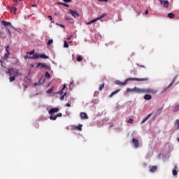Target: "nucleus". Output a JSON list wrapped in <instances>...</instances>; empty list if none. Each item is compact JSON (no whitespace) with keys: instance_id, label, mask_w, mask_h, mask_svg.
Returning <instances> with one entry per match:
<instances>
[{"instance_id":"nucleus-26","label":"nucleus","mask_w":179,"mask_h":179,"mask_svg":"<svg viewBox=\"0 0 179 179\" xmlns=\"http://www.w3.org/2000/svg\"><path fill=\"white\" fill-rule=\"evenodd\" d=\"M82 127H83V124H79L78 126L76 127V129H78V131H82Z\"/></svg>"},{"instance_id":"nucleus-15","label":"nucleus","mask_w":179,"mask_h":179,"mask_svg":"<svg viewBox=\"0 0 179 179\" xmlns=\"http://www.w3.org/2000/svg\"><path fill=\"white\" fill-rule=\"evenodd\" d=\"M16 76H17V75H14V76H10V78H9V80H10V83H12V82H15V80H16Z\"/></svg>"},{"instance_id":"nucleus-27","label":"nucleus","mask_w":179,"mask_h":179,"mask_svg":"<svg viewBox=\"0 0 179 179\" xmlns=\"http://www.w3.org/2000/svg\"><path fill=\"white\" fill-rule=\"evenodd\" d=\"M45 78H48V79H50V78H51V75L50 74V73H48V71L45 72Z\"/></svg>"},{"instance_id":"nucleus-31","label":"nucleus","mask_w":179,"mask_h":179,"mask_svg":"<svg viewBox=\"0 0 179 179\" xmlns=\"http://www.w3.org/2000/svg\"><path fill=\"white\" fill-rule=\"evenodd\" d=\"M64 48H68L69 47V45L68 44V42H66V41H65L64 43Z\"/></svg>"},{"instance_id":"nucleus-29","label":"nucleus","mask_w":179,"mask_h":179,"mask_svg":"<svg viewBox=\"0 0 179 179\" xmlns=\"http://www.w3.org/2000/svg\"><path fill=\"white\" fill-rule=\"evenodd\" d=\"M0 37H1V38H6V36L3 32H0Z\"/></svg>"},{"instance_id":"nucleus-10","label":"nucleus","mask_w":179,"mask_h":179,"mask_svg":"<svg viewBox=\"0 0 179 179\" xmlns=\"http://www.w3.org/2000/svg\"><path fill=\"white\" fill-rule=\"evenodd\" d=\"M80 117L81 120H87V118H89V117L87 116V114H86V113L85 112H81L80 114Z\"/></svg>"},{"instance_id":"nucleus-7","label":"nucleus","mask_w":179,"mask_h":179,"mask_svg":"<svg viewBox=\"0 0 179 179\" xmlns=\"http://www.w3.org/2000/svg\"><path fill=\"white\" fill-rule=\"evenodd\" d=\"M132 143L134 144L136 149H138V148H139V141H138V139L134 138L132 139Z\"/></svg>"},{"instance_id":"nucleus-48","label":"nucleus","mask_w":179,"mask_h":179,"mask_svg":"<svg viewBox=\"0 0 179 179\" xmlns=\"http://www.w3.org/2000/svg\"><path fill=\"white\" fill-rule=\"evenodd\" d=\"M66 107H71V103H66Z\"/></svg>"},{"instance_id":"nucleus-23","label":"nucleus","mask_w":179,"mask_h":179,"mask_svg":"<svg viewBox=\"0 0 179 179\" xmlns=\"http://www.w3.org/2000/svg\"><path fill=\"white\" fill-rule=\"evenodd\" d=\"M176 15H174V14L173 13H169L168 14V17H169V19H174Z\"/></svg>"},{"instance_id":"nucleus-9","label":"nucleus","mask_w":179,"mask_h":179,"mask_svg":"<svg viewBox=\"0 0 179 179\" xmlns=\"http://www.w3.org/2000/svg\"><path fill=\"white\" fill-rule=\"evenodd\" d=\"M69 12L73 17H76V16L77 17H79V16H80V15H79V13L73 11L72 10H69Z\"/></svg>"},{"instance_id":"nucleus-40","label":"nucleus","mask_w":179,"mask_h":179,"mask_svg":"<svg viewBox=\"0 0 179 179\" xmlns=\"http://www.w3.org/2000/svg\"><path fill=\"white\" fill-rule=\"evenodd\" d=\"M65 96H66V92H65L64 94L60 97V100H64V99H65Z\"/></svg>"},{"instance_id":"nucleus-37","label":"nucleus","mask_w":179,"mask_h":179,"mask_svg":"<svg viewBox=\"0 0 179 179\" xmlns=\"http://www.w3.org/2000/svg\"><path fill=\"white\" fill-rule=\"evenodd\" d=\"M0 64H1V66L3 68H5V62H3V61L0 60Z\"/></svg>"},{"instance_id":"nucleus-20","label":"nucleus","mask_w":179,"mask_h":179,"mask_svg":"<svg viewBox=\"0 0 179 179\" xmlns=\"http://www.w3.org/2000/svg\"><path fill=\"white\" fill-rule=\"evenodd\" d=\"M120 91H121V90H116V91L113 92L110 94L109 97H113V96H114L115 94H117V93H118V92H120Z\"/></svg>"},{"instance_id":"nucleus-18","label":"nucleus","mask_w":179,"mask_h":179,"mask_svg":"<svg viewBox=\"0 0 179 179\" xmlns=\"http://www.w3.org/2000/svg\"><path fill=\"white\" fill-rule=\"evenodd\" d=\"M144 99L145 100H152V95H150V94H145L144 96Z\"/></svg>"},{"instance_id":"nucleus-16","label":"nucleus","mask_w":179,"mask_h":179,"mask_svg":"<svg viewBox=\"0 0 179 179\" xmlns=\"http://www.w3.org/2000/svg\"><path fill=\"white\" fill-rule=\"evenodd\" d=\"M9 55H10V52H9V51L6 52V53H5V55H4L3 59L5 61H6V59H8V58H9Z\"/></svg>"},{"instance_id":"nucleus-12","label":"nucleus","mask_w":179,"mask_h":179,"mask_svg":"<svg viewBox=\"0 0 179 179\" xmlns=\"http://www.w3.org/2000/svg\"><path fill=\"white\" fill-rule=\"evenodd\" d=\"M173 125H174L176 131H178L179 130V119L175 120Z\"/></svg>"},{"instance_id":"nucleus-39","label":"nucleus","mask_w":179,"mask_h":179,"mask_svg":"<svg viewBox=\"0 0 179 179\" xmlns=\"http://www.w3.org/2000/svg\"><path fill=\"white\" fill-rule=\"evenodd\" d=\"M127 122H128L129 124H133V123H134V119L130 118V119L127 121Z\"/></svg>"},{"instance_id":"nucleus-56","label":"nucleus","mask_w":179,"mask_h":179,"mask_svg":"<svg viewBox=\"0 0 179 179\" xmlns=\"http://www.w3.org/2000/svg\"><path fill=\"white\" fill-rule=\"evenodd\" d=\"M177 140H178V142H179V137L178 138V139H177Z\"/></svg>"},{"instance_id":"nucleus-33","label":"nucleus","mask_w":179,"mask_h":179,"mask_svg":"<svg viewBox=\"0 0 179 179\" xmlns=\"http://www.w3.org/2000/svg\"><path fill=\"white\" fill-rule=\"evenodd\" d=\"M83 59V57H82V56H78L77 57L78 62H80V61H82Z\"/></svg>"},{"instance_id":"nucleus-30","label":"nucleus","mask_w":179,"mask_h":179,"mask_svg":"<svg viewBox=\"0 0 179 179\" xmlns=\"http://www.w3.org/2000/svg\"><path fill=\"white\" fill-rule=\"evenodd\" d=\"M27 55H36V54H34V50H32L31 52H27Z\"/></svg>"},{"instance_id":"nucleus-42","label":"nucleus","mask_w":179,"mask_h":179,"mask_svg":"<svg viewBox=\"0 0 179 179\" xmlns=\"http://www.w3.org/2000/svg\"><path fill=\"white\" fill-rule=\"evenodd\" d=\"M66 3H68L69 2H72V0H63Z\"/></svg>"},{"instance_id":"nucleus-19","label":"nucleus","mask_w":179,"mask_h":179,"mask_svg":"<svg viewBox=\"0 0 179 179\" xmlns=\"http://www.w3.org/2000/svg\"><path fill=\"white\" fill-rule=\"evenodd\" d=\"M2 24H3V26H11L12 24L9 22H6V21H2L1 22Z\"/></svg>"},{"instance_id":"nucleus-24","label":"nucleus","mask_w":179,"mask_h":179,"mask_svg":"<svg viewBox=\"0 0 179 179\" xmlns=\"http://www.w3.org/2000/svg\"><path fill=\"white\" fill-rule=\"evenodd\" d=\"M126 92L127 93H129V92H134V93H135V87L134 88H127Z\"/></svg>"},{"instance_id":"nucleus-47","label":"nucleus","mask_w":179,"mask_h":179,"mask_svg":"<svg viewBox=\"0 0 179 179\" xmlns=\"http://www.w3.org/2000/svg\"><path fill=\"white\" fill-rule=\"evenodd\" d=\"M6 52H8V51H9V45H7L6 47Z\"/></svg>"},{"instance_id":"nucleus-28","label":"nucleus","mask_w":179,"mask_h":179,"mask_svg":"<svg viewBox=\"0 0 179 179\" xmlns=\"http://www.w3.org/2000/svg\"><path fill=\"white\" fill-rule=\"evenodd\" d=\"M49 118H50V120H51V121H55V120H57V115H55V116L51 115L49 117Z\"/></svg>"},{"instance_id":"nucleus-46","label":"nucleus","mask_w":179,"mask_h":179,"mask_svg":"<svg viewBox=\"0 0 179 179\" xmlns=\"http://www.w3.org/2000/svg\"><path fill=\"white\" fill-rule=\"evenodd\" d=\"M41 82H42V83H44V79L41 78V79L39 80V83H41Z\"/></svg>"},{"instance_id":"nucleus-2","label":"nucleus","mask_w":179,"mask_h":179,"mask_svg":"<svg viewBox=\"0 0 179 179\" xmlns=\"http://www.w3.org/2000/svg\"><path fill=\"white\" fill-rule=\"evenodd\" d=\"M134 93H136L137 94H142L143 93H150V94H155V93H156V91L149 88L145 89L134 87Z\"/></svg>"},{"instance_id":"nucleus-52","label":"nucleus","mask_w":179,"mask_h":179,"mask_svg":"<svg viewBox=\"0 0 179 179\" xmlns=\"http://www.w3.org/2000/svg\"><path fill=\"white\" fill-rule=\"evenodd\" d=\"M159 2H160V3H161V5H163V0H159Z\"/></svg>"},{"instance_id":"nucleus-58","label":"nucleus","mask_w":179,"mask_h":179,"mask_svg":"<svg viewBox=\"0 0 179 179\" xmlns=\"http://www.w3.org/2000/svg\"><path fill=\"white\" fill-rule=\"evenodd\" d=\"M55 16H57V13H55Z\"/></svg>"},{"instance_id":"nucleus-13","label":"nucleus","mask_w":179,"mask_h":179,"mask_svg":"<svg viewBox=\"0 0 179 179\" xmlns=\"http://www.w3.org/2000/svg\"><path fill=\"white\" fill-rule=\"evenodd\" d=\"M149 170L150 173H155L157 171V166H150Z\"/></svg>"},{"instance_id":"nucleus-43","label":"nucleus","mask_w":179,"mask_h":179,"mask_svg":"<svg viewBox=\"0 0 179 179\" xmlns=\"http://www.w3.org/2000/svg\"><path fill=\"white\" fill-rule=\"evenodd\" d=\"M63 6H65L66 8H69V5L65 3H63Z\"/></svg>"},{"instance_id":"nucleus-45","label":"nucleus","mask_w":179,"mask_h":179,"mask_svg":"<svg viewBox=\"0 0 179 179\" xmlns=\"http://www.w3.org/2000/svg\"><path fill=\"white\" fill-rule=\"evenodd\" d=\"M7 31L10 36H12V34L10 33V30H9V29H7Z\"/></svg>"},{"instance_id":"nucleus-21","label":"nucleus","mask_w":179,"mask_h":179,"mask_svg":"<svg viewBox=\"0 0 179 179\" xmlns=\"http://www.w3.org/2000/svg\"><path fill=\"white\" fill-rule=\"evenodd\" d=\"M97 20H100V18L96 17V19L92 20L90 22H88L87 24H92V23H95V22H97Z\"/></svg>"},{"instance_id":"nucleus-34","label":"nucleus","mask_w":179,"mask_h":179,"mask_svg":"<svg viewBox=\"0 0 179 179\" xmlns=\"http://www.w3.org/2000/svg\"><path fill=\"white\" fill-rule=\"evenodd\" d=\"M52 43H54V40L50 39V40L48 41V45H51V44H52Z\"/></svg>"},{"instance_id":"nucleus-22","label":"nucleus","mask_w":179,"mask_h":179,"mask_svg":"<svg viewBox=\"0 0 179 179\" xmlns=\"http://www.w3.org/2000/svg\"><path fill=\"white\" fill-rule=\"evenodd\" d=\"M97 20H100V18L96 17V19L92 20L90 22H88L87 24H92V23H95V22H97Z\"/></svg>"},{"instance_id":"nucleus-49","label":"nucleus","mask_w":179,"mask_h":179,"mask_svg":"<svg viewBox=\"0 0 179 179\" xmlns=\"http://www.w3.org/2000/svg\"><path fill=\"white\" fill-rule=\"evenodd\" d=\"M57 5H62L63 6L64 3H61V2H57Z\"/></svg>"},{"instance_id":"nucleus-6","label":"nucleus","mask_w":179,"mask_h":179,"mask_svg":"<svg viewBox=\"0 0 179 179\" xmlns=\"http://www.w3.org/2000/svg\"><path fill=\"white\" fill-rule=\"evenodd\" d=\"M40 66H41V68H45V69H51V67H50V66H47L45 63H38L37 67L38 68Z\"/></svg>"},{"instance_id":"nucleus-38","label":"nucleus","mask_w":179,"mask_h":179,"mask_svg":"<svg viewBox=\"0 0 179 179\" xmlns=\"http://www.w3.org/2000/svg\"><path fill=\"white\" fill-rule=\"evenodd\" d=\"M52 89H54V87H52L51 89L48 90L47 91V93H48V94H51V93H52Z\"/></svg>"},{"instance_id":"nucleus-55","label":"nucleus","mask_w":179,"mask_h":179,"mask_svg":"<svg viewBox=\"0 0 179 179\" xmlns=\"http://www.w3.org/2000/svg\"><path fill=\"white\" fill-rule=\"evenodd\" d=\"M67 40H71V37L67 38Z\"/></svg>"},{"instance_id":"nucleus-41","label":"nucleus","mask_w":179,"mask_h":179,"mask_svg":"<svg viewBox=\"0 0 179 179\" xmlns=\"http://www.w3.org/2000/svg\"><path fill=\"white\" fill-rule=\"evenodd\" d=\"M56 117H57V118H58V117H62V113H57L56 115Z\"/></svg>"},{"instance_id":"nucleus-17","label":"nucleus","mask_w":179,"mask_h":179,"mask_svg":"<svg viewBox=\"0 0 179 179\" xmlns=\"http://www.w3.org/2000/svg\"><path fill=\"white\" fill-rule=\"evenodd\" d=\"M162 5L164 6V8H169V5H170V2L169 1H164Z\"/></svg>"},{"instance_id":"nucleus-3","label":"nucleus","mask_w":179,"mask_h":179,"mask_svg":"<svg viewBox=\"0 0 179 179\" xmlns=\"http://www.w3.org/2000/svg\"><path fill=\"white\" fill-rule=\"evenodd\" d=\"M36 58H43L44 59H48V56L45 55V54H41L40 55L36 54L33 56L27 55L24 57L25 59H36Z\"/></svg>"},{"instance_id":"nucleus-50","label":"nucleus","mask_w":179,"mask_h":179,"mask_svg":"<svg viewBox=\"0 0 179 179\" xmlns=\"http://www.w3.org/2000/svg\"><path fill=\"white\" fill-rule=\"evenodd\" d=\"M48 17L50 19V20H52V17L51 15H49Z\"/></svg>"},{"instance_id":"nucleus-35","label":"nucleus","mask_w":179,"mask_h":179,"mask_svg":"<svg viewBox=\"0 0 179 179\" xmlns=\"http://www.w3.org/2000/svg\"><path fill=\"white\" fill-rule=\"evenodd\" d=\"M103 89H104V83L99 85V90L101 91V90H103Z\"/></svg>"},{"instance_id":"nucleus-59","label":"nucleus","mask_w":179,"mask_h":179,"mask_svg":"<svg viewBox=\"0 0 179 179\" xmlns=\"http://www.w3.org/2000/svg\"><path fill=\"white\" fill-rule=\"evenodd\" d=\"M20 1H23V0H20Z\"/></svg>"},{"instance_id":"nucleus-11","label":"nucleus","mask_w":179,"mask_h":179,"mask_svg":"<svg viewBox=\"0 0 179 179\" xmlns=\"http://www.w3.org/2000/svg\"><path fill=\"white\" fill-rule=\"evenodd\" d=\"M8 9H10V12H13L14 15H16V12L17 11V9L16 8V7L8 6Z\"/></svg>"},{"instance_id":"nucleus-57","label":"nucleus","mask_w":179,"mask_h":179,"mask_svg":"<svg viewBox=\"0 0 179 179\" xmlns=\"http://www.w3.org/2000/svg\"><path fill=\"white\" fill-rule=\"evenodd\" d=\"M62 27H64V25H60Z\"/></svg>"},{"instance_id":"nucleus-25","label":"nucleus","mask_w":179,"mask_h":179,"mask_svg":"<svg viewBox=\"0 0 179 179\" xmlns=\"http://www.w3.org/2000/svg\"><path fill=\"white\" fill-rule=\"evenodd\" d=\"M64 89H66V85L65 84L63 85V88L59 92V94H64Z\"/></svg>"},{"instance_id":"nucleus-44","label":"nucleus","mask_w":179,"mask_h":179,"mask_svg":"<svg viewBox=\"0 0 179 179\" xmlns=\"http://www.w3.org/2000/svg\"><path fill=\"white\" fill-rule=\"evenodd\" d=\"M99 2H108V0H98Z\"/></svg>"},{"instance_id":"nucleus-5","label":"nucleus","mask_w":179,"mask_h":179,"mask_svg":"<svg viewBox=\"0 0 179 179\" xmlns=\"http://www.w3.org/2000/svg\"><path fill=\"white\" fill-rule=\"evenodd\" d=\"M177 78H178V75L176 76L172 80V82L168 85L167 88H166L164 92H166V90H167L168 89H169V87H171V86H173V85H174V83L176 82V80H177Z\"/></svg>"},{"instance_id":"nucleus-4","label":"nucleus","mask_w":179,"mask_h":179,"mask_svg":"<svg viewBox=\"0 0 179 179\" xmlns=\"http://www.w3.org/2000/svg\"><path fill=\"white\" fill-rule=\"evenodd\" d=\"M6 73L7 75H9V76H13L15 75H17L19 73V71H15V69L10 68V69H7V71H6Z\"/></svg>"},{"instance_id":"nucleus-36","label":"nucleus","mask_w":179,"mask_h":179,"mask_svg":"<svg viewBox=\"0 0 179 179\" xmlns=\"http://www.w3.org/2000/svg\"><path fill=\"white\" fill-rule=\"evenodd\" d=\"M173 176H177L178 174V172H177V170L173 169L172 171Z\"/></svg>"},{"instance_id":"nucleus-51","label":"nucleus","mask_w":179,"mask_h":179,"mask_svg":"<svg viewBox=\"0 0 179 179\" xmlns=\"http://www.w3.org/2000/svg\"><path fill=\"white\" fill-rule=\"evenodd\" d=\"M64 19H65V20H70L69 17H65Z\"/></svg>"},{"instance_id":"nucleus-14","label":"nucleus","mask_w":179,"mask_h":179,"mask_svg":"<svg viewBox=\"0 0 179 179\" xmlns=\"http://www.w3.org/2000/svg\"><path fill=\"white\" fill-rule=\"evenodd\" d=\"M150 117H152V113H150L142 122L141 124H145V122H146V121H148L149 120V118H150Z\"/></svg>"},{"instance_id":"nucleus-8","label":"nucleus","mask_w":179,"mask_h":179,"mask_svg":"<svg viewBox=\"0 0 179 179\" xmlns=\"http://www.w3.org/2000/svg\"><path fill=\"white\" fill-rule=\"evenodd\" d=\"M58 111H59V108H51L50 110H49L48 113L51 115L52 114H55V113H58Z\"/></svg>"},{"instance_id":"nucleus-54","label":"nucleus","mask_w":179,"mask_h":179,"mask_svg":"<svg viewBox=\"0 0 179 179\" xmlns=\"http://www.w3.org/2000/svg\"><path fill=\"white\" fill-rule=\"evenodd\" d=\"M140 68H145V66H140Z\"/></svg>"},{"instance_id":"nucleus-32","label":"nucleus","mask_w":179,"mask_h":179,"mask_svg":"<svg viewBox=\"0 0 179 179\" xmlns=\"http://www.w3.org/2000/svg\"><path fill=\"white\" fill-rule=\"evenodd\" d=\"M106 16H107V14L103 13V14L101 15L100 17H98V19H99V20H100V19H103V17H106Z\"/></svg>"},{"instance_id":"nucleus-53","label":"nucleus","mask_w":179,"mask_h":179,"mask_svg":"<svg viewBox=\"0 0 179 179\" xmlns=\"http://www.w3.org/2000/svg\"><path fill=\"white\" fill-rule=\"evenodd\" d=\"M148 13H149V11L148 10H146L145 14L148 15Z\"/></svg>"},{"instance_id":"nucleus-1","label":"nucleus","mask_w":179,"mask_h":179,"mask_svg":"<svg viewBox=\"0 0 179 179\" xmlns=\"http://www.w3.org/2000/svg\"><path fill=\"white\" fill-rule=\"evenodd\" d=\"M129 80L131 81H136V82H146L148 80H149V78H129L127 80H125V81L124 83H122L120 80H116L115 81V85H118L119 86H124V85H127V83H128V82H129Z\"/></svg>"}]
</instances>
